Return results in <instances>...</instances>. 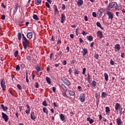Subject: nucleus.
I'll use <instances>...</instances> for the list:
<instances>
[{"label": "nucleus", "mask_w": 125, "mask_h": 125, "mask_svg": "<svg viewBox=\"0 0 125 125\" xmlns=\"http://www.w3.org/2000/svg\"><path fill=\"white\" fill-rule=\"evenodd\" d=\"M0 81L1 87L3 91H5L6 89V83H5V79H4V78H1Z\"/></svg>", "instance_id": "f257e3e1"}, {"label": "nucleus", "mask_w": 125, "mask_h": 125, "mask_svg": "<svg viewBox=\"0 0 125 125\" xmlns=\"http://www.w3.org/2000/svg\"><path fill=\"white\" fill-rule=\"evenodd\" d=\"M22 41L23 48H24V49H27V47H28V45H29V44L30 43L29 41H28V39H27V38L22 39Z\"/></svg>", "instance_id": "f03ea898"}, {"label": "nucleus", "mask_w": 125, "mask_h": 125, "mask_svg": "<svg viewBox=\"0 0 125 125\" xmlns=\"http://www.w3.org/2000/svg\"><path fill=\"white\" fill-rule=\"evenodd\" d=\"M62 83L66 85H67L68 86H69V85H71V83L70 82V81L68 80V79L63 77L62 78Z\"/></svg>", "instance_id": "7ed1b4c3"}, {"label": "nucleus", "mask_w": 125, "mask_h": 125, "mask_svg": "<svg viewBox=\"0 0 125 125\" xmlns=\"http://www.w3.org/2000/svg\"><path fill=\"white\" fill-rule=\"evenodd\" d=\"M106 14L107 15L108 17V19H110V20H113L114 18V14L112 13V12L110 11H106Z\"/></svg>", "instance_id": "20e7f679"}, {"label": "nucleus", "mask_w": 125, "mask_h": 125, "mask_svg": "<svg viewBox=\"0 0 125 125\" xmlns=\"http://www.w3.org/2000/svg\"><path fill=\"white\" fill-rule=\"evenodd\" d=\"M116 5H117V2H112L109 3V4L107 6V7L109 9H111V8H114V7L116 6Z\"/></svg>", "instance_id": "39448f33"}, {"label": "nucleus", "mask_w": 125, "mask_h": 125, "mask_svg": "<svg viewBox=\"0 0 125 125\" xmlns=\"http://www.w3.org/2000/svg\"><path fill=\"white\" fill-rule=\"evenodd\" d=\"M79 99L81 102H82V103H83V102H84V101H85V96H84V94L81 93L80 95Z\"/></svg>", "instance_id": "423d86ee"}, {"label": "nucleus", "mask_w": 125, "mask_h": 125, "mask_svg": "<svg viewBox=\"0 0 125 125\" xmlns=\"http://www.w3.org/2000/svg\"><path fill=\"white\" fill-rule=\"evenodd\" d=\"M1 115H2V119H3L4 120V121L6 123H7V122H8V120H9L8 116H7V115H6V114H5L3 112L1 113Z\"/></svg>", "instance_id": "0eeeda50"}, {"label": "nucleus", "mask_w": 125, "mask_h": 125, "mask_svg": "<svg viewBox=\"0 0 125 125\" xmlns=\"http://www.w3.org/2000/svg\"><path fill=\"white\" fill-rule=\"evenodd\" d=\"M66 19V16H65V14H62L61 15V22L63 24L65 22V20Z\"/></svg>", "instance_id": "6e6552de"}, {"label": "nucleus", "mask_w": 125, "mask_h": 125, "mask_svg": "<svg viewBox=\"0 0 125 125\" xmlns=\"http://www.w3.org/2000/svg\"><path fill=\"white\" fill-rule=\"evenodd\" d=\"M30 117L31 120H36V119H37V114L35 113V112L32 111L31 112Z\"/></svg>", "instance_id": "1a4fd4ad"}, {"label": "nucleus", "mask_w": 125, "mask_h": 125, "mask_svg": "<svg viewBox=\"0 0 125 125\" xmlns=\"http://www.w3.org/2000/svg\"><path fill=\"white\" fill-rule=\"evenodd\" d=\"M104 9L103 8L100 9L97 13V15L99 17H101L102 16V14H103V12H104Z\"/></svg>", "instance_id": "9d476101"}, {"label": "nucleus", "mask_w": 125, "mask_h": 125, "mask_svg": "<svg viewBox=\"0 0 125 125\" xmlns=\"http://www.w3.org/2000/svg\"><path fill=\"white\" fill-rule=\"evenodd\" d=\"M17 10H18V3H16L15 5V7L13 8V15H15L16 14V13L17 12Z\"/></svg>", "instance_id": "9b49d317"}, {"label": "nucleus", "mask_w": 125, "mask_h": 125, "mask_svg": "<svg viewBox=\"0 0 125 125\" xmlns=\"http://www.w3.org/2000/svg\"><path fill=\"white\" fill-rule=\"evenodd\" d=\"M97 36L98 38H99L100 39H102L103 38V33L101 31H98L97 32Z\"/></svg>", "instance_id": "f8f14e48"}, {"label": "nucleus", "mask_w": 125, "mask_h": 125, "mask_svg": "<svg viewBox=\"0 0 125 125\" xmlns=\"http://www.w3.org/2000/svg\"><path fill=\"white\" fill-rule=\"evenodd\" d=\"M88 52V51L87 50V49L85 48H83V51H82L83 56H85Z\"/></svg>", "instance_id": "ddd939ff"}, {"label": "nucleus", "mask_w": 125, "mask_h": 125, "mask_svg": "<svg viewBox=\"0 0 125 125\" xmlns=\"http://www.w3.org/2000/svg\"><path fill=\"white\" fill-rule=\"evenodd\" d=\"M26 37L27 39H29V40H31V39L33 38V33L32 32L27 33Z\"/></svg>", "instance_id": "4468645a"}, {"label": "nucleus", "mask_w": 125, "mask_h": 125, "mask_svg": "<svg viewBox=\"0 0 125 125\" xmlns=\"http://www.w3.org/2000/svg\"><path fill=\"white\" fill-rule=\"evenodd\" d=\"M68 94H69L70 96H74V97H75V95H76V93H75V92L74 91L69 90H68Z\"/></svg>", "instance_id": "2eb2a0df"}, {"label": "nucleus", "mask_w": 125, "mask_h": 125, "mask_svg": "<svg viewBox=\"0 0 125 125\" xmlns=\"http://www.w3.org/2000/svg\"><path fill=\"white\" fill-rule=\"evenodd\" d=\"M83 4V0H79L77 2V5L78 6H82Z\"/></svg>", "instance_id": "dca6fc26"}, {"label": "nucleus", "mask_w": 125, "mask_h": 125, "mask_svg": "<svg viewBox=\"0 0 125 125\" xmlns=\"http://www.w3.org/2000/svg\"><path fill=\"white\" fill-rule=\"evenodd\" d=\"M121 107V104H119V103H116V105H115V110L116 111H118V110H119L120 108Z\"/></svg>", "instance_id": "f3484780"}, {"label": "nucleus", "mask_w": 125, "mask_h": 125, "mask_svg": "<svg viewBox=\"0 0 125 125\" xmlns=\"http://www.w3.org/2000/svg\"><path fill=\"white\" fill-rule=\"evenodd\" d=\"M35 69L36 71H37V73H39V72H41L42 71V69L40 67V65L37 64V66L35 67Z\"/></svg>", "instance_id": "a211bd4d"}, {"label": "nucleus", "mask_w": 125, "mask_h": 125, "mask_svg": "<svg viewBox=\"0 0 125 125\" xmlns=\"http://www.w3.org/2000/svg\"><path fill=\"white\" fill-rule=\"evenodd\" d=\"M116 123L118 125H121L122 124V120L121 119V118H117L116 119Z\"/></svg>", "instance_id": "6ab92c4d"}, {"label": "nucleus", "mask_w": 125, "mask_h": 125, "mask_svg": "<svg viewBox=\"0 0 125 125\" xmlns=\"http://www.w3.org/2000/svg\"><path fill=\"white\" fill-rule=\"evenodd\" d=\"M104 75L105 81L108 82V80H109V76H108V74H107V73H104Z\"/></svg>", "instance_id": "aec40b11"}, {"label": "nucleus", "mask_w": 125, "mask_h": 125, "mask_svg": "<svg viewBox=\"0 0 125 125\" xmlns=\"http://www.w3.org/2000/svg\"><path fill=\"white\" fill-rule=\"evenodd\" d=\"M110 112H111V110H110V107L108 106L105 107V113L106 114H110Z\"/></svg>", "instance_id": "412c9836"}, {"label": "nucleus", "mask_w": 125, "mask_h": 125, "mask_svg": "<svg viewBox=\"0 0 125 125\" xmlns=\"http://www.w3.org/2000/svg\"><path fill=\"white\" fill-rule=\"evenodd\" d=\"M46 81L49 84H51V80H50V78L48 77H46Z\"/></svg>", "instance_id": "4be33fe9"}, {"label": "nucleus", "mask_w": 125, "mask_h": 125, "mask_svg": "<svg viewBox=\"0 0 125 125\" xmlns=\"http://www.w3.org/2000/svg\"><path fill=\"white\" fill-rule=\"evenodd\" d=\"M21 39H22V34L20 32H19L18 34V40L19 41H21Z\"/></svg>", "instance_id": "5701e85b"}, {"label": "nucleus", "mask_w": 125, "mask_h": 125, "mask_svg": "<svg viewBox=\"0 0 125 125\" xmlns=\"http://www.w3.org/2000/svg\"><path fill=\"white\" fill-rule=\"evenodd\" d=\"M106 96H108V94H107V93H105V92H103L102 93L101 97H103V98H106Z\"/></svg>", "instance_id": "b1692460"}, {"label": "nucleus", "mask_w": 125, "mask_h": 125, "mask_svg": "<svg viewBox=\"0 0 125 125\" xmlns=\"http://www.w3.org/2000/svg\"><path fill=\"white\" fill-rule=\"evenodd\" d=\"M60 119L61 121H65V116H64V114H61L60 115Z\"/></svg>", "instance_id": "393cba45"}, {"label": "nucleus", "mask_w": 125, "mask_h": 125, "mask_svg": "<svg viewBox=\"0 0 125 125\" xmlns=\"http://www.w3.org/2000/svg\"><path fill=\"white\" fill-rule=\"evenodd\" d=\"M114 48H115V49H117L118 51H120V49H121V47H120V44H116L115 45V47Z\"/></svg>", "instance_id": "a878e982"}, {"label": "nucleus", "mask_w": 125, "mask_h": 125, "mask_svg": "<svg viewBox=\"0 0 125 125\" xmlns=\"http://www.w3.org/2000/svg\"><path fill=\"white\" fill-rule=\"evenodd\" d=\"M74 74L75 75H79L80 74V70H79V69H74Z\"/></svg>", "instance_id": "bb28decb"}, {"label": "nucleus", "mask_w": 125, "mask_h": 125, "mask_svg": "<svg viewBox=\"0 0 125 125\" xmlns=\"http://www.w3.org/2000/svg\"><path fill=\"white\" fill-rule=\"evenodd\" d=\"M96 25L97 27H98L99 28H100L102 30H103V28L102 27V26H101V23H100V22H96Z\"/></svg>", "instance_id": "cd10ccee"}, {"label": "nucleus", "mask_w": 125, "mask_h": 125, "mask_svg": "<svg viewBox=\"0 0 125 125\" xmlns=\"http://www.w3.org/2000/svg\"><path fill=\"white\" fill-rule=\"evenodd\" d=\"M87 39L89 42H92V41H93V37H92L91 36H88Z\"/></svg>", "instance_id": "c85d7f7f"}, {"label": "nucleus", "mask_w": 125, "mask_h": 125, "mask_svg": "<svg viewBox=\"0 0 125 125\" xmlns=\"http://www.w3.org/2000/svg\"><path fill=\"white\" fill-rule=\"evenodd\" d=\"M35 4L39 5L42 2V0H35Z\"/></svg>", "instance_id": "c756f323"}, {"label": "nucleus", "mask_w": 125, "mask_h": 125, "mask_svg": "<svg viewBox=\"0 0 125 125\" xmlns=\"http://www.w3.org/2000/svg\"><path fill=\"white\" fill-rule=\"evenodd\" d=\"M33 19H35V20H39V17H38V15L36 14H34L33 16Z\"/></svg>", "instance_id": "7c9ffc66"}, {"label": "nucleus", "mask_w": 125, "mask_h": 125, "mask_svg": "<svg viewBox=\"0 0 125 125\" xmlns=\"http://www.w3.org/2000/svg\"><path fill=\"white\" fill-rule=\"evenodd\" d=\"M42 109H43V112L46 113V115L48 114V111L47 110V108H46V107H43Z\"/></svg>", "instance_id": "2f4dec72"}, {"label": "nucleus", "mask_w": 125, "mask_h": 125, "mask_svg": "<svg viewBox=\"0 0 125 125\" xmlns=\"http://www.w3.org/2000/svg\"><path fill=\"white\" fill-rule=\"evenodd\" d=\"M96 81H93L92 82V86H93V87H95V86H96Z\"/></svg>", "instance_id": "473e14b6"}, {"label": "nucleus", "mask_w": 125, "mask_h": 125, "mask_svg": "<svg viewBox=\"0 0 125 125\" xmlns=\"http://www.w3.org/2000/svg\"><path fill=\"white\" fill-rule=\"evenodd\" d=\"M53 6H54V8L55 9V13H57V12H59L58 9L57 8V6H56V5H54Z\"/></svg>", "instance_id": "72a5a7b5"}, {"label": "nucleus", "mask_w": 125, "mask_h": 125, "mask_svg": "<svg viewBox=\"0 0 125 125\" xmlns=\"http://www.w3.org/2000/svg\"><path fill=\"white\" fill-rule=\"evenodd\" d=\"M1 107L2 109H3V111H6V110H7V107H4V105L3 104H1Z\"/></svg>", "instance_id": "f704fd0d"}, {"label": "nucleus", "mask_w": 125, "mask_h": 125, "mask_svg": "<svg viewBox=\"0 0 125 125\" xmlns=\"http://www.w3.org/2000/svg\"><path fill=\"white\" fill-rule=\"evenodd\" d=\"M19 53V52L18 51V50H16L14 54L15 57L16 58L17 57Z\"/></svg>", "instance_id": "c9c22d12"}, {"label": "nucleus", "mask_w": 125, "mask_h": 125, "mask_svg": "<svg viewBox=\"0 0 125 125\" xmlns=\"http://www.w3.org/2000/svg\"><path fill=\"white\" fill-rule=\"evenodd\" d=\"M85 72H86V68L85 67H84L83 69V72H82L83 75H85Z\"/></svg>", "instance_id": "e433bc0d"}, {"label": "nucleus", "mask_w": 125, "mask_h": 125, "mask_svg": "<svg viewBox=\"0 0 125 125\" xmlns=\"http://www.w3.org/2000/svg\"><path fill=\"white\" fill-rule=\"evenodd\" d=\"M26 59H27L28 61H31V59H32V58L31 57V56H30V55H27V56H26Z\"/></svg>", "instance_id": "4c0bfd02"}, {"label": "nucleus", "mask_w": 125, "mask_h": 125, "mask_svg": "<svg viewBox=\"0 0 125 125\" xmlns=\"http://www.w3.org/2000/svg\"><path fill=\"white\" fill-rule=\"evenodd\" d=\"M26 82L29 83V79H28V72H26Z\"/></svg>", "instance_id": "58836bf2"}, {"label": "nucleus", "mask_w": 125, "mask_h": 125, "mask_svg": "<svg viewBox=\"0 0 125 125\" xmlns=\"http://www.w3.org/2000/svg\"><path fill=\"white\" fill-rule=\"evenodd\" d=\"M61 87L62 89H65H65H67V87H66V86L64 85V84H62Z\"/></svg>", "instance_id": "ea45409f"}, {"label": "nucleus", "mask_w": 125, "mask_h": 125, "mask_svg": "<svg viewBox=\"0 0 125 125\" xmlns=\"http://www.w3.org/2000/svg\"><path fill=\"white\" fill-rule=\"evenodd\" d=\"M34 86L35 87H36V88H39V83L35 82Z\"/></svg>", "instance_id": "a19ab883"}, {"label": "nucleus", "mask_w": 125, "mask_h": 125, "mask_svg": "<svg viewBox=\"0 0 125 125\" xmlns=\"http://www.w3.org/2000/svg\"><path fill=\"white\" fill-rule=\"evenodd\" d=\"M42 104L43 106H47V104L46 103V101H45V100L43 102Z\"/></svg>", "instance_id": "79ce46f5"}, {"label": "nucleus", "mask_w": 125, "mask_h": 125, "mask_svg": "<svg viewBox=\"0 0 125 125\" xmlns=\"http://www.w3.org/2000/svg\"><path fill=\"white\" fill-rule=\"evenodd\" d=\"M17 87H18L20 90H21L22 89V87H21V85H20V84H18L17 85Z\"/></svg>", "instance_id": "37998d69"}, {"label": "nucleus", "mask_w": 125, "mask_h": 125, "mask_svg": "<svg viewBox=\"0 0 125 125\" xmlns=\"http://www.w3.org/2000/svg\"><path fill=\"white\" fill-rule=\"evenodd\" d=\"M30 112H31V109H27V110H25V113H26V114H27V115H29V114H30Z\"/></svg>", "instance_id": "c03bdc74"}, {"label": "nucleus", "mask_w": 125, "mask_h": 125, "mask_svg": "<svg viewBox=\"0 0 125 125\" xmlns=\"http://www.w3.org/2000/svg\"><path fill=\"white\" fill-rule=\"evenodd\" d=\"M115 8V9H118L119 10V9H121V7L118 5H116Z\"/></svg>", "instance_id": "a18cd8bd"}, {"label": "nucleus", "mask_w": 125, "mask_h": 125, "mask_svg": "<svg viewBox=\"0 0 125 125\" xmlns=\"http://www.w3.org/2000/svg\"><path fill=\"white\" fill-rule=\"evenodd\" d=\"M110 65H115V62H114L112 59H111V61L110 62Z\"/></svg>", "instance_id": "49530a36"}, {"label": "nucleus", "mask_w": 125, "mask_h": 125, "mask_svg": "<svg viewBox=\"0 0 125 125\" xmlns=\"http://www.w3.org/2000/svg\"><path fill=\"white\" fill-rule=\"evenodd\" d=\"M94 57H95V58H96V59L97 60H98V59L99 58V55H98V54H95Z\"/></svg>", "instance_id": "de8ad7c7"}, {"label": "nucleus", "mask_w": 125, "mask_h": 125, "mask_svg": "<svg viewBox=\"0 0 125 125\" xmlns=\"http://www.w3.org/2000/svg\"><path fill=\"white\" fill-rule=\"evenodd\" d=\"M46 6L48 7V8H50V5H49L48 2H46Z\"/></svg>", "instance_id": "09e8293b"}, {"label": "nucleus", "mask_w": 125, "mask_h": 125, "mask_svg": "<svg viewBox=\"0 0 125 125\" xmlns=\"http://www.w3.org/2000/svg\"><path fill=\"white\" fill-rule=\"evenodd\" d=\"M1 19H2V20H5V15L4 14L2 15Z\"/></svg>", "instance_id": "8fccbe9b"}, {"label": "nucleus", "mask_w": 125, "mask_h": 125, "mask_svg": "<svg viewBox=\"0 0 125 125\" xmlns=\"http://www.w3.org/2000/svg\"><path fill=\"white\" fill-rule=\"evenodd\" d=\"M18 70H20V66L19 64L17 65L16 68V71H18Z\"/></svg>", "instance_id": "3c124183"}, {"label": "nucleus", "mask_w": 125, "mask_h": 125, "mask_svg": "<svg viewBox=\"0 0 125 125\" xmlns=\"http://www.w3.org/2000/svg\"><path fill=\"white\" fill-rule=\"evenodd\" d=\"M92 16L93 17L96 18L97 17V14L95 12H94L92 13Z\"/></svg>", "instance_id": "603ef678"}, {"label": "nucleus", "mask_w": 125, "mask_h": 125, "mask_svg": "<svg viewBox=\"0 0 125 125\" xmlns=\"http://www.w3.org/2000/svg\"><path fill=\"white\" fill-rule=\"evenodd\" d=\"M21 69L23 70V69L25 68V64L24 63H21Z\"/></svg>", "instance_id": "864d4df0"}, {"label": "nucleus", "mask_w": 125, "mask_h": 125, "mask_svg": "<svg viewBox=\"0 0 125 125\" xmlns=\"http://www.w3.org/2000/svg\"><path fill=\"white\" fill-rule=\"evenodd\" d=\"M84 19L85 21H88V19L87 18V16L85 15L84 17Z\"/></svg>", "instance_id": "5fc2aeb1"}, {"label": "nucleus", "mask_w": 125, "mask_h": 125, "mask_svg": "<svg viewBox=\"0 0 125 125\" xmlns=\"http://www.w3.org/2000/svg\"><path fill=\"white\" fill-rule=\"evenodd\" d=\"M1 6L3 7V8H6V6L4 5V3H1Z\"/></svg>", "instance_id": "6e6d98bb"}, {"label": "nucleus", "mask_w": 125, "mask_h": 125, "mask_svg": "<svg viewBox=\"0 0 125 125\" xmlns=\"http://www.w3.org/2000/svg\"><path fill=\"white\" fill-rule=\"evenodd\" d=\"M82 35H83V36H86V35H87V33H85V31H83Z\"/></svg>", "instance_id": "4d7b16f0"}, {"label": "nucleus", "mask_w": 125, "mask_h": 125, "mask_svg": "<svg viewBox=\"0 0 125 125\" xmlns=\"http://www.w3.org/2000/svg\"><path fill=\"white\" fill-rule=\"evenodd\" d=\"M65 4H62V10H65Z\"/></svg>", "instance_id": "13d9d810"}, {"label": "nucleus", "mask_w": 125, "mask_h": 125, "mask_svg": "<svg viewBox=\"0 0 125 125\" xmlns=\"http://www.w3.org/2000/svg\"><path fill=\"white\" fill-rule=\"evenodd\" d=\"M66 64H67V61H66V60L63 61L62 65H66Z\"/></svg>", "instance_id": "bf43d9fd"}, {"label": "nucleus", "mask_w": 125, "mask_h": 125, "mask_svg": "<svg viewBox=\"0 0 125 125\" xmlns=\"http://www.w3.org/2000/svg\"><path fill=\"white\" fill-rule=\"evenodd\" d=\"M90 74H87V80H91Z\"/></svg>", "instance_id": "052dcab7"}, {"label": "nucleus", "mask_w": 125, "mask_h": 125, "mask_svg": "<svg viewBox=\"0 0 125 125\" xmlns=\"http://www.w3.org/2000/svg\"><path fill=\"white\" fill-rule=\"evenodd\" d=\"M89 124H90V125H91V124H93V123H94V120H93V119H90V121H89Z\"/></svg>", "instance_id": "680f3d73"}, {"label": "nucleus", "mask_w": 125, "mask_h": 125, "mask_svg": "<svg viewBox=\"0 0 125 125\" xmlns=\"http://www.w3.org/2000/svg\"><path fill=\"white\" fill-rule=\"evenodd\" d=\"M62 95L63 96H64V97H68V96H67V94H66L65 92H63L62 93Z\"/></svg>", "instance_id": "e2e57ef3"}, {"label": "nucleus", "mask_w": 125, "mask_h": 125, "mask_svg": "<svg viewBox=\"0 0 125 125\" xmlns=\"http://www.w3.org/2000/svg\"><path fill=\"white\" fill-rule=\"evenodd\" d=\"M66 50H67V53H69V51H70V47L67 46V47H66Z\"/></svg>", "instance_id": "0e129e2a"}, {"label": "nucleus", "mask_w": 125, "mask_h": 125, "mask_svg": "<svg viewBox=\"0 0 125 125\" xmlns=\"http://www.w3.org/2000/svg\"><path fill=\"white\" fill-rule=\"evenodd\" d=\"M123 112V108H120L119 109V113L120 115H122V112Z\"/></svg>", "instance_id": "69168bd1"}, {"label": "nucleus", "mask_w": 125, "mask_h": 125, "mask_svg": "<svg viewBox=\"0 0 125 125\" xmlns=\"http://www.w3.org/2000/svg\"><path fill=\"white\" fill-rule=\"evenodd\" d=\"M52 90L53 92H55V91H56V88L55 87H53Z\"/></svg>", "instance_id": "338daca9"}, {"label": "nucleus", "mask_w": 125, "mask_h": 125, "mask_svg": "<svg viewBox=\"0 0 125 125\" xmlns=\"http://www.w3.org/2000/svg\"><path fill=\"white\" fill-rule=\"evenodd\" d=\"M70 38H71V39H73L74 38V34H70Z\"/></svg>", "instance_id": "774afa93"}]
</instances>
